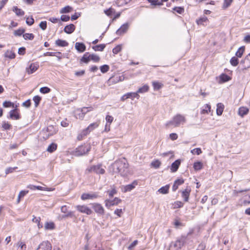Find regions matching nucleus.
<instances>
[{"mask_svg": "<svg viewBox=\"0 0 250 250\" xmlns=\"http://www.w3.org/2000/svg\"><path fill=\"white\" fill-rule=\"evenodd\" d=\"M51 244L48 241H44L41 243L36 250H51Z\"/></svg>", "mask_w": 250, "mask_h": 250, "instance_id": "6e6552de", "label": "nucleus"}, {"mask_svg": "<svg viewBox=\"0 0 250 250\" xmlns=\"http://www.w3.org/2000/svg\"><path fill=\"white\" fill-rule=\"evenodd\" d=\"M71 9H72L71 7H70V6H66L62 8L60 10V13L62 14L67 13L70 12V11L71 10Z\"/></svg>", "mask_w": 250, "mask_h": 250, "instance_id": "de8ad7c7", "label": "nucleus"}, {"mask_svg": "<svg viewBox=\"0 0 250 250\" xmlns=\"http://www.w3.org/2000/svg\"><path fill=\"white\" fill-rule=\"evenodd\" d=\"M17 246L19 247V250H26V246L23 242L19 241Z\"/></svg>", "mask_w": 250, "mask_h": 250, "instance_id": "79ce46f5", "label": "nucleus"}, {"mask_svg": "<svg viewBox=\"0 0 250 250\" xmlns=\"http://www.w3.org/2000/svg\"><path fill=\"white\" fill-rule=\"evenodd\" d=\"M202 152L200 148H196L191 150V153L192 154L196 153L197 155H199Z\"/></svg>", "mask_w": 250, "mask_h": 250, "instance_id": "0e129e2a", "label": "nucleus"}, {"mask_svg": "<svg viewBox=\"0 0 250 250\" xmlns=\"http://www.w3.org/2000/svg\"><path fill=\"white\" fill-rule=\"evenodd\" d=\"M184 183V180L183 179H179L176 180L172 186V190L175 191L178 188L180 185H182Z\"/></svg>", "mask_w": 250, "mask_h": 250, "instance_id": "412c9836", "label": "nucleus"}, {"mask_svg": "<svg viewBox=\"0 0 250 250\" xmlns=\"http://www.w3.org/2000/svg\"><path fill=\"white\" fill-rule=\"evenodd\" d=\"M241 63L244 64L245 69L250 67V53L241 61Z\"/></svg>", "mask_w": 250, "mask_h": 250, "instance_id": "dca6fc26", "label": "nucleus"}, {"mask_svg": "<svg viewBox=\"0 0 250 250\" xmlns=\"http://www.w3.org/2000/svg\"><path fill=\"white\" fill-rule=\"evenodd\" d=\"M93 108L92 107H83L80 109L81 111L85 115L88 112L92 110Z\"/></svg>", "mask_w": 250, "mask_h": 250, "instance_id": "864d4df0", "label": "nucleus"}, {"mask_svg": "<svg viewBox=\"0 0 250 250\" xmlns=\"http://www.w3.org/2000/svg\"><path fill=\"white\" fill-rule=\"evenodd\" d=\"M50 89L47 87H42L40 89V91L43 94H46L50 91Z\"/></svg>", "mask_w": 250, "mask_h": 250, "instance_id": "bf43d9fd", "label": "nucleus"}, {"mask_svg": "<svg viewBox=\"0 0 250 250\" xmlns=\"http://www.w3.org/2000/svg\"><path fill=\"white\" fill-rule=\"evenodd\" d=\"M55 229V224L52 222H46L44 224L45 230H53Z\"/></svg>", "mask_w": 250, "mask_h": 250, "instance_id": "a878e982", "label": "nucleus"}, {"mask_svg": "<svg viewBox=\"0 0 250 250\" xmlns=\"http://www.w3.org/2000/svg\"><path fill=\"white\" fill-rule=\"evenodd\" d=\"M90 56V54L89 53H85L81 59V61L86 63H88L91 60Z\"/></svg>", "mask_w": 250, "mask_h": 250, "instance_id": "cd10ccee", "label": "nucleus"}, {"mask_svg": "<svg viewBox=\"0 0 250 250\" xmlns=\"http://www.w3.org/2000/svg\"><path fill=\"white\" fill-rule=\"evenodd\" d=\"M193 167L195 170H201L203 168V164L200 162H195L193 165Z\"/></svg>", "mask_w": 250, "mask_h": 250, "instance_id": "4c0bfd02", "label": "nucleus"}, {"mask_svg": "<svg viewBox=\"0 0 250 250\" xmlns=\"http://www.w3.org/2000/svg\"><path fill=\"white\" fill-rule=\"evenodd\" d=\"M220 79L223 82H226L230 80V78L226 74H223L220 76Z\"/></svg>", "mask_w": 250, "mask_h": 250, "instance_id": "49530a36", "label": "nucleus"}, {"mask_svg": "<svg viewBox=\"0 0 250 250\" xmlns=\"http://www.w3.org/2000/svg\"><path fill=\"white\" fill-rule=\"evenodd\" d=\"M245 51V47L244 46H241L239 48L238 50L235 53V55L237 57L241 58Z\"/></svg>", "mask_w": 250, "mask_h": 250, "instance_id": "72a5a7b5", "label": "nucleus"}, {"mask_svg": "<svg viewBox=\"0 0 250 250\" xmlns=\"http://www.w3.org/2000/svg\"><path fill=\"white\" fill-rule=\"evenodd\" d=\"M3 106L4 107L14 106V104L9 101H5L3 103Z\"/></svg>", "mask_w": 250, "mask_h": 250, "instance_id": "338daca9", "label": "nucleus"}, {"mask_svg": "<svg viewBox=\"0 0 250 250\" xmlns=\"http://www.w3.org/2000/svg\"><path fill=\"white\" fill-rule=\"evenodd\" d=\"M111 168L114 173H119L123 176L127 175L128 173V164L125 159L115 161L111 165Z\"/></svg>", "mask_w": 250, "mask_h": 250, "instance_id": "f257e3e1", "label": "nucleus"}, {"mask_svg": "<svg viewBox=\"0 0 250 250\" xmlns=\"http://www.w3.org/2000/svg\"><path fill=\"white\" fill-rule=\"evenodd\" d=\"M121 202V200L119 199L118 198H115L112 200H106L105 201V206L107 207L108 203H109V206H114L115 205H118Z\"/></svg>", "mask_w": 250, "mask_h": 250, "instance_id": "f3484780", "label": "nucleus"}, {"mask_svg": "<svg viewBox=\"0 0 250 250\" xmlns=\"http://www.w3.org/2000/svg\"><path fill=\"white\" fill-rule=\"evenodd\" d=\"M100 70L103 73H105L109 70V66L106 64L103 65L100 67Z\"/></svg>", "mask_w": 250, "mask_h": 250, "instance_id": "603ef678", "label": "nucleus"}, {"mask_svg": "<svg viewBox=\"0 0 250 250\" xmlns=\"http://www.w3.org/2000/svg\"><path fill=\"white\" fill-rule=\"evenodd\" d=\"M32 221L34 223H36L37 224L39 229L42 228V225L40 223L41 218L40 217H37L33 216V218H32Z\"/></svg>", "mask_w": 250, "mask_h": 250, "instance_id": "2f4dec72", "label": "nucleus"}, {"mask_svg": "<svg viewBox=\"0 0 250 250\" xmlns=\"http://www.w3.org/2000/svg\"><path fill=\"white\" fill-rule=\"evenodd\" d=\"M2 127L5 130L10 129L11 127V125L8 122H3L2 123Z\"/></svg>", "mask_w": 250, "mask_h": 250, "instance_id": "e2e57ef3", "label": "nucleus"}, {"mask_svg": "<svg viewBox=\"0 0 250 250\" xmlns=\"http://www.w3.org/2000/svg\"><path fill=\"white\" fill-rule=\"evenodd\" d=\"M161 164L160 161L158 160H156L151 162V166L155 168H158L160 166Z\"/></svg>", "mask_w": 250, "mask_h": 250, "instance_id": "3c124183", "label": "nucleus"}, {"mask_svg": "<svg viewBox=\"0 0 250 250\" xmlns=\"http://www.w3.org/2000/svg\"><path fill=\"white\" fill-rule=\"evenodd\" d=\"M93 208L94 211L99 214L102 215L104 213V209L101 205L99 204H94L93 205Z\"/></svg>", "mask_w": 250, "mask_h": 250, "instance_id": "9d476101", "label": "nucleus"}, {"mask_svg": "<svg viewBox=\"0 0 250 250\" xmlns=\"http://www.w3.org/2000/svg\"><path fill=\"white\" fill-rule=\"evenodd\" d=\"M9 114L10 118L12 119L19 120L21 118L19 114L17 112V109L11 110Z\"/></svg>", "mask_w": 250, "mask_h": 250, "instance_id": "6ab92c4d", "label": "nucleus"}, {"mask_svg": "<svg viewBox=\"0 0 250 250\" xmlns=\"http://www.w3.org/2000/svg\"><path fill=\"white\" fill-rule=\"evenodd\" d=\"M99 125V124L98 122H95L90 124L87 128L83 129L78 135V139L79 140H82L83 136H86L91 131H92L95 128H97Z\"/></svg>", "mask_w": 250, "mask_h": 250, "instance_id": "20e7f679", "label": "nucleus"}, {"mask_svg": "<svg viewBox=\"0 0 250 250\" xmlns=\"http://www.w3.org/2000/svg\"><path fill=\"white\" fill-rule=\"evenodd\" d=\"M114 12V10L111 8L104 10V13L108 16H112V14Z\"/></svg>", "mask_w": 250, "mask_h": 250, "instance_id": "69168bd1", "label": "nucleus"}, {"mask_svg": "<svg viewBox=\"0 0 250 250\" xmlns=\"http://www.w3.org/2000/svg\"><path fill=\"white\" fill-rule=\"evenodd\" d=\"M75 116L77 119L83 120L84 117V115L81 111L80 109H77L75 112Z\"/></svg>", "mask_w": 250, "mask_h": 250, "instance_id": "bb28decb", "label": "nucleus"}, {"mask_svg": "<svg viewBox=\"0 0 250 250\" xmlns=\"http://www.w3.org/2000/svg\"><path fill=\"white\" fill-rule=\"evenodd\" d=\"M152 85L153 86V88L155 90H157L160 89L162 87L163 84L161 83L157 82H153L152 83Z\"/></svg>", "mask_w": 250, "mask_h": 250, "instance_id": "c03bdc74", "label": "nucleus"}, {"mask_svg": "<svg viewBox=\"0 0 250 250\" xmlns=\"http://www.w3.org/2000/svg\"><path fill=\"white\" fill-rule=\"evenodd\" d=\"M128 98L133 100L134 98L138 99L140 97L139 95L137 92H129L127 93Z\"/></svg>", "mask_w": 250, "mask_h": 250, "instance_id": "f704fd0d", "label": "nucleus"}, {"mask_svg": "<svg viewBox=\"0 0 250 250\" xmlns=\"http://www.w3.org/2000/svg\"><path fill=\"white\" fill-rule=\"evenodd\" d=\"M5 56L9 59H14L15 57V53L11 50H7L5 53Z\"/></svg>", "mask_w": 250, "mask_h": 250, "instance_id": "e433bc0d", "label": "nucleus"}, {"mask_svg": "<svg viewBox=\"0 0 250 250\" xmlns=\"http://www.w3.org/2000/svg\"><path fill=\"white\" fill-rule=\"evenodd\" d=\"M24 31L25 30L24 29H19L15 31L14 35L15 36H20L24 32Z\"/></svg>", "mask_w": 250, "mask_h": 250, "instance_id": "052dcab7", "label": "nucleus"}, {"mask_svg": "<svg viewBox=\"0 0 250 250\" xmlns=\"http://www.w3.org/2000/svg\"><path fill=\"white\" fill-rule=\"evenodd\" d=\"M181 161L180 160H177L175 162H174L171 166V170L172 172H176L179 166L180 165Z\"/></svg>", "mask_w": 250, "mask_h": 250, "instance_id": "4be33fe9", "label": "nucleus"}, {"mask_svg": "<svg viewBox=\"0 0 250 250\" xmlns=\"http://www.w3.org/2000/svg\"><path fill=\"white\" fill-rule=\"evenodd\" d=\"M26 23L29 25H32L34 22V20L32 17L27 18L26 20Z\"/></svg>", "mask_w": 250, "mask_h": 250, "instance_id": "774afa93", "label": "nucleus"}, {"mask_svg": "<svg viewBox=\"0 0 250 250\" xmlns=\"http://www.w3.org/2000/svg\"><path fill=\"white\" fill-rule=\"evenodd\" d=\"M57 145L55 143H52L47 147V151L50 153H52L57 149Z\"/></svg>", "mask_w": 250, "mask_h": 250, "instance_id": "c756f323", "label": "nucleus"}, {"mask_svg": "<svg viewBox=\"0 0 250 250\" xmlns=\"http://www.w3.org/2000/svg\"><path fill=\"white\" fill-rule=\"evenodd\" d=\"M13 11L15 12L16 14L18 16H22L24 14V12L21 9H19L17 6H14Z\"/></svg>", "mask_w": 250, "mask_h": 250, "instance_id": "7c9ffc66", "label": "nucleus"}, {"mask_svg": "<svg viewBox=\"0 0 250 250\" xmlns=\"http://www.w3.org/2000/svg\"><path fill=\"white\" fill-rule=\"evenodd\" d=\"M169 189V185H167L164 187H162L160 188H159L158 190V192H159L160 193L165 194L168 193Z\"/></svg>", "mask_w": 250, "mask_h": 250, "instance_id": "393cba45", "label": "nucleus"}, {"mask_svg": "<svg viewBox=\"0 0 250 250\" xmlns=\"http://www.w3.org/2000/svg\"><path fill=\"white\" fill-rule=\"evenodd\" d=\"M173 10L180 14H182L185 12V9L183 7H174Z\"/></svg>", "mask_w": 250, "mask_h": 250, "instance_id": "ea45409f", "label": "nucleus"}, {"mask_svg": "<svg viewBox=\"0 0 250 250\" xmlns=\"http://www.w3.org/2000/svg\"><path fill=\"white\" fill-rule=\"evenodd\" d=\"M23 37L25 40H33L34 38V35L32 33H25L23 35Z\"/></svg>", "mask_w": 250, "mask_h": 250, "instance_id": "09e8293b", "label": "nucleus"}, {"mask_svg": "<svg viewBox=\"0 0 250 250\" xmlns=\"http://www.w3.org/2000/svg\"><path fill=\"white\" fill-rule=\"evenodd\" d=\"M105 47V45L104 44H100L92 46V49L95 51H102L104 50Z\"/></svg>", "mask_w": 250, "mask_h": 250, "instance_id": "c85d7f7f", "label": "nucleus"}, {"mask_svg": "<svg viewBox=\"0 0 250 250\" xmlns=\"http://www.w3.org/2000/svg\"><path fill=\"white\" fill-rule=\"evenodd\" d=\"M90 57L91 60L93 61L94 62H99V61L100 60L99 56H98L97 55H96L94 54H90Z\"/></svg>", "mask_w": 250, "mask_h": 250, "instance_id": "8fccbe9b", "label": "nucleus"}, {"mask_svg": "<svg viewBox=\"0 0 250 250\" xmlns=\"http://www.w3.org/2000/svg\"><path fill=\"white\" fill-rule=\"evenodd\" d=\"M211 107L210 105L206 104L204 106V108L202 110L201 113L202 114H208L210 111Z\"/></svg>", "mask_w": 250, "mask_h": 250, "instance_id": "c9c22d12", "label": "nucleus"}, {"mask_svg": "<svg viewBox=\"0 0 250 250\" xmlns=\"http://www.w3.org/2000/svg\"><path fill=\"white\" fill-rule=\"evenodd\" d=\"M129 27V24L128 23H125L121 27L116 31V34L118 35H121L122 34L125 33Z\"/></svg>", "mask_w": 250, "mask_h": 250, "instance_id": "f8f14e48", "label": "nucleus"}, {"mask_svg": "<svg viewBox=\"0 0 250 250\" xmlns=\"http://www.w3.org/2000/svg\"><path fill=\"white\" fill-rule=\"evenodd\" d=\"M148 1L153 5H162L163 4L162 2H160L159 0H147Z\"/></svg>", "mask_w": 250, "mask_h": 250, "instance_id": "6e6d98bb", "label": "nucleus"}, {"mask_svg": "<svg viewBox=\"0 0 250 250\" xmlns=\"http://www.w3.org/2000/svg\"><path fill=\"white\" fill-rule=\"evenodd\" d=\"M249 111V109L245 106H241L238 109V114L241 117H243L247 115Z\"/></svg>", "mask_w": 250, "mask_h": 250, "instance_id": "4468645a", "label": "nucleus"}, {"mask_svg": "<svg viewBox=\"0 0 250 250\" xmlns=\"http://www.w3.org/2000/svg\"><path fill=\"white\" fill-rule=\"evenodd\" d=\"M28 191H25V190H22L20 191V192L19 194L18 199H17V203H19L21 200V197H24L27 193H28Z\"/></svg>", "mask_w": 250, "mask_h": 250, "instance_id": "a19ab883", "label": "nucleus"}, {"mask_svg": "<svg viewBox=\"0 0 250 250\" xmlns=\"http://www.w3.org/2000/svg\"><path fill=\"white\" fill-rule=\"evenodd\" d=\"M131 0H117L116 4L118 6H123L129 2Z\"/></svg>", "mask_w": 250, "mask_h": 250, "instance_id": "58836bf2", "label": "nucleus"}, {"mask_svg": "<svg viewBox=\"0 0 250 250\" xmlns=\"http://www.w3.org/2000/svg\"><path fill=\"white\" fill-rule=\"evenodd\" d=\"M186 240V237L182 236L177 239L175 241L170 243L168 250H180L184 245Z\"/></svg>", "mask_w": 250, "mask_h": 250, "instance_id": "7ed1b4c3", "label": "nucleus"}, {"mask_svg": "<svg viewBox=\"0 0 250 250\" xmlns=\"http://www.w3.org/2000/svg\"><path fill=\"white\" fill-rule=\"evenodd\" d=\"M98 197V195L96 193H84L82 195L81 199L83 200H85L87 199H95Z\"/></svg>", "mask_w": 250, "mask_h": 250, "instance_id": "1a4fd4ad", "label": "nucleus"}, {"mask_svg": "<svg viewBox=\"0 0 250 250\" xmlns=\"http://www.w3.org/2000/svg\"><path fill=\"white\" fill-rule=\"evenodd\" d=\"M75 29V26L73 24H70L65 26L64 31L67 34H70L74 32Z\"/></svg>", "mask_w": 250, "mask_h": 250, "instance_id": "a211bd4d", "label": "nucleus"}, {"mask_svg": "<svg viewBox=\"0 0 250 250\" xmlns=\"http://www.w3.org/2000/svg\"><path fill=\"white\" fill-rule=\"evenodd\" d=\"M85 172L87 173L94 172L98 174H103L105 172V170L102 167L101 164L93 165L87 167Z\"/></svg>", "mask_w": 250, "mask_h": 250, "instance_id": "39448f33", "label": "nucleus"}, {"mask_svg": "<svg viewBox=\"0 0 250 250\" xmlns=\"http://www.w3.org/2000/svg\"><path fill=\"white\" fill-rule=\"evenodd\" d=\"M183 205H184V204L181 201H176L174 202V203L173 204V206H174L173 208H181L183 206Z\"/></svg>", "mask_w": 250, "mask_h": 250, "instance_id": "13d9d810", "label": "nucleus"}, {"mask_svg": "<svg viewBox=\"0 0 250 250\" xmlns=\"http://www.w3.org/2000/svg\"><path fill=\"white\" fill-rule=\"evenodd\" d=\"M76 208L79 212L85 213L87 215H90L92 213L91 209L85 205H78Z\"/></svg>", "mask_w": 250, "mask_h": 250, "instance_id": "0eeeda50", "label": "nucleus"}, {"mask_svg": "<svg viewBox=\"0 0 250 250\" xmlns=\"http://www.w3.org/2000/svg\"><path fill=\"white\" fill-rule=\"evenodd\" d=\"M137 182L136 181H134L132 184L125 186L124 187V192H126L131 191L135 188V186L137 185Z\"/></svg>", "mask_w": 250, "mask_h": 250, "instance_id": "2eb2a0df", "label": "nucleus"}, {"mask_svg": "<svg viewBox=\"0 0 250 250\" xmlns=\"http://www.w3.org/2000/svg\"><path fill=\"white\" fill-rule=\"evenodd\" d=\"M238 59L236 57H232L230 60V64L233 66H237L238 64Z\"/></svg>", "mask_w": 250, "mask_h": 250, "instance_id": "37998d69", "label": "nucleus"}, {"mask_svg": "<svg viewBox=\"0 0 250 250\" xmlns=\"http://www.w3.org/2000/svg\"><path fill=\"white\" fill-rule=\"evenodd\" d=\"M38 64L32 63L30 64L29 67L26 68V71L29 74H32L38 69Z\"/></svg>", "mask_w": 250, "mask_h": 250, "instance_id": "ddd939ff", "label": "nucleus"}, {"mask_svg": "<svg viewBox=\"0 0 250 250\" xmlns=\"http://www.w3.org/2000/svg\"><path fill=\"white\" fill-rule=\"evenodd\" d=\"M224 109V105L222 103H218L217 104L216 113L218 115H221Z\"/></svg>", "mask_w": 250, "mask_h": 250, "instance_id": "b1692460", "label": "nucleus"}, {"mask_svg": "<svg viewBox=\"0 0 250 250\" xmlns=\"http://www.w3.org/2000/svg\"><path fill=\"white\" fill-rule=\"evenodd\" d=\"M122 47L121 45H117L115 47H114L113 50L112 52L114 54H117L119 52H120L121 51Z\"/></svg>", "mask_w": 250, "mask_h": 250, "instance_id": "680f3d73", "label": "nucleus"}, {"mask_svg": "<svg viewBox=\"0 0 250 250\" xmlns=\"http://www.w3.org/2000/svg\"><path fill=\"white\" fill-rule=\"evenodd\" d=\"M55 44L60 47H65L68 45V43L66 41L58 39L55 42Z\"/></svg>", "mask_w": 250, "mask_h": 250, "instance_id": "5701e85b", "label": "nucleus"}, {"mask_svg": "<svg viewBox=\"0 0 250 250\" xmlns=\"http://www.w3.org/2000/svg\"><path fill=\"white\" fill-rule=\"evenodd\" d=\"M208 21L207 17L203 16L197 20V23L198 24H202L203 22H207Z\"/></svg>", "mask_w": 250, "mask_h": 250, "instance_id": "5fc2aeb1", "label": "nucleus"}, {"mask_svg": "<svg viewBox=\"0 0 250 250\" xmlns=\"http://www.w3.org/2000/svg\"><path fill=\"white\" fill-rule=\"evenodd\" d=\"M190 192V188H187L185 190L182 191V196L184 198L185 201H188Z\"/></svg>", "mask_w": 250, "mask_h": 250, "instance_id": "aec40b11", "label": "nucleus"}, {"mask_svg": "<svg viewBox=\"0 0 250 250\" xmlns=\"http://www.w3.org/2000/svg\"><path fill=\"white\" fill-rule=\"evenodd\" d=\"M186 121V119L185 116L181 114H177L172 118V120L167 122L166 124V126L167 127L170 126L178 127L181 124H184Z\"/></svg>", "mask_w": 250, "mask_h": 250, "instance_id": "f03ea898", "label": "nucleus"}, {"mask_svg": "<svg viewBox=\"0 0 250 250\" xmlns=\"http://www.w3.org/2000/svg\"><path fill=\"white\" fill-rule=\"evenodd\" d=\"M41 100V98L39 96H35L33 98V101L35 103V107H37Z\"/></svg>", "mask_w": 250, "mask_h": 250, "instance_id": "4d7b16f0", "label": "nucleus"}, {"mask_svg": "<svg viewBox=\"0 0 250 250\" xmlns=\"http://www.w3.org/2000/svg\"><path fill=\"white\" fill-rule=\"evenodd\" d=\"M148 90H149V86L147 85L146 84V85H143L142 87L139 88L136 92L138 94V93H143L148 91Z\"/></svg>", "mask_w": 250, "mask_h": 250, "instance_id": "473e14b6", "label": "nucleus"}, {"mask_svg": "<svg viewBox=\"0 0 250 250\" xmlns=\"http://www.w3.org/2000/svg\"><path fill=\"white\" fill-rule=\"evenodd\" d=\"M232 1L233 0H224L223 4V8L224 9L228 8L229 6H230Z\"/></svg>", "mask_w": 250, "mask_h": 250, "instance_id": "a18cd8bd", "label": "nucleus"}, {"mask_svg": "<svg viewBox=\"0 0 250 250\" xmlns=\"http://www.w3.org/2000/svg\"><path fill=\"white\" fill-rule=\"evenodd\" d=\"M76 49L80 53L83 52L86 50V46L82 42H76L75 44Z\"/></svg>", "mask_w": 250, "mask_h": 250, "instance_id": "9b49d317", "label": "nucleus"}, {"mask_svg": "<svg viewBox=\"0 0 250 250\" xmlns=\"http://www.w3.org/2000/svg\"><path fill=\"white\" fill-rule=\"evenodd\" d=\"M90 146L88 145L81 146L76 149L74 155L77 156H82L89 151Z\"/></svg>", "mask_w": 250, "mask_h": 250, "instance_id": "423d86ee", "label": "nucleus"}]
</instances>
